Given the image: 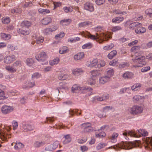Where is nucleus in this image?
Returning a JSON list of instances; mask_svg holds the SVG:
<instances>
[{"label": "nucleus", "mask_w": 152, "mask_h": 152, "mask_svg": "<svg viewBox=\"0 0 152 152\" xmlns=\"http://www.w3.org/2000/svg\"><path fill=\"white\" fill-rule=\"evenodd\" d=\"M140 144V141H139L136 140L132 142H122L119 144L109 147L107 149L113 148L115 149L117 148H121L125 150H129L134 147H139Z\"/></svg>", "instance_id": "nucleus-1"}, {"label": "nucleus", "mask_w": 152, "mask_h": 152, "mask_svg": "<svg viewBox=\"0 0 152 152\" xmlns=\"http://www.w3.org/2000/svg\"><path fill=\"white\" fill-rule=\"evenodd\" d=\"M102 29L100 27H97L95 28V30L96 33L94 36L98 37L97 39H94L99 41V43H102L103 41H107L111 38V33L110 32H107L103 33L102 32Z\"/></svg>", "instance_id": "nucleus-2"}, {"label": "nucleus", "mask_w": 152, "mask_h": 152, "mask_svg": "<svg viewBox=\"0 0 152 152\" xmlns=\"http://www.w3.org/2000/svg\"><path fill=\"white\" fill-rule=\"evenodd\" d=\"M148 132L144 129L137 130L136 132L134 130H131L129 131L125 130L123 133L122 134L126 140H129V136L132 137H138L141 136H145L148 135Z\"/></svg>", "instance_id": "nucleus-3"}, {"label": "nucleus", "mask_w": 152, "mask_h": 152, "mask_svg": "<svg viewBox=\"0 0 152 152\" xmlns=\"http://www.w3.org/2000/svg\"><path fill=\"white\" fill-rule=\"evenodd\" d=\"M11 130V125L0 124V138L2 140L7 141L8 139L12 137V134L9 132Z\"/></svg>", "instance_id": "nucleus-4"}, {"label": "nucleus", "mask_w": 152, "mask_h": 152, "mask_svg": "<svg viewBox=\"0 0 152 152\" xmlns=\"http://www.w3.org/2000/svg\"><path fill=\"white\" fill-rule=\"evenodd\" d=\"M145 56L136 55L132 59L133 63L134 64L133 67L135 68L142 67L146 64L145 61Z\"/></svg>", "instance_id": "nucleus-5"}, {"label": "nucleus", "mask_w": 152, "mask_h": 152, "mask_svg": "<svg viewBox=\"0 0 152 152\" xmlns=\"http://www.w3.org/2000/svg\"><path fill=\"white\" fill-rule=\"evenodd\" d=\"M143 110V108L141 106L135 105L129 108L128 111L132 115H135L140 114Z\"/></svg>", "instance_id": "nucleus-6"}, {"label": "nucleus", "mask_w": 152, "mask_h": 152, "mask_svg": "<svg viewBox=\"0 0 152 152\" xmlns=\"http://www.w3.org/2000/svg\"><path fill=\"white\" fill-rule=\"evenodd\" d=\"M124 26H127L129 25V28L130 29H134L135 27H137L139 26H142V24L138 22H132L130 20H129L126 22L124 23Z\"/></svg>", "instance_id": "nucleus-7"}, {"label": "nucleus", "mask_w": 152, "mask_h": 152, "mask_svg": "<svg viewBox=\"0 0 152 152\" xmlns=\"http://www.w3.org/2000/svg\"><path fill=\"white\" fill-rule=\"evenodd\" d=\"M83 8L90 12H93L94 10V4L89 2H86L84 4Z\"/></svg>", "instance_id": "nucleus-8"}, {"label": "nucleus", "mask_w": 152, "mask_h": 152, "mask_svg": "<svg viewBox=\"0 0 152 152\" xmlns=\"http://www.w3.org/2000/svg\"><path fill=\"white\" fill-rule=\"evenodd\" d=\"M14 109L12 106L4 105L1 107V111L3 114H7L12 112Z\"/></svg>", "instance_id": "nucleus-9"}, {"label": "nucleus", "mask_w": 152, "mask_h": 152, "mask_svg": "<svg viewBox=\"0 0 152 152\" xmlns=\"http://www.w3.org/2000/svg\"><path fill=\"white\" fill-rule=\"evenodd\" d=\"M82 127L84 129V132H91L94 130L91 127V124L88 122L82 124Z\"/></svg>", "instance_id": "nucleus-10"}, {"label": "nucleus", "mask_w": 152, "mask_h": 152, "mask_svg": "<svg viewBox=\"0 0 152 152\" xmlns=\"http://www.w3.org/2000/svg\"><path fill=\"white\" fill-rule=\"evenodd\" d=\"M79 35H81L83 37H88V38L91 39H94L98 38V37L93 35L91 34L90 33L87 31H83L79 33Z\"/></svg>", "instance_id": "nucleus-11"}, {"label": "nucleus", "mask_w": 152, "mask_h": 152, "mask_svg": "<svg viewBox=\"0 0 152 152\" xmlns=\"http://www.w3.org/2000/svg\"><path fill=\"white\" fill-rule=\"evenodd\" d=\"M37 60L40 62H43L45 61L47 58V56L44 52H42L35 56Z\"/></svg>", "instance_id": "nucleus-12"}, {"label": "nucleus", "mask_w": 152, "mask_h": 152, "mask_svg": "<svg viewBox=\"0 0 152 152\" xmlns=\"http://www.w3.org/2000/svg\"><path fill=\"white\" fill-rule=\"evenodd\" d=\"M98 62V59L97 58H94L92 60L87 61L86 64L88 67H93L96 66H97Z\"/></svg>", "instance_id": "nucleus-13"}, {"label": "nucleus", "mask_w": 152, "mask_h": 152, "mask_svg": "<svg viewBox=\"0 0 152 152\" xmlns=\"http://www.w3.org/2000/svg\"><path fill=\"white\" fill-rule=\"evenodd\" d=\"M72 74L75 76H78L83 74L84 71L80 68H73L72 70Z\"/></svg>", "instance_id": "nucleus-14"}, {"label": "nucleus", "mask_w": 152, "mask_h": 152, "mask_svg": "<svg viewBox=\"0 0 152 152\" xmlns=\"http://www.w3.org/2000/svg\"><path fill=\"white\" fill-rule=\"evenodd\" d=\"M90 74L91 78L95 80L101 75L100 71L97 70L91 71Z\"/></svg>", "instance_id": "nucleus-15"}, {"label": "nucleus", "mask_w": 152, "mask_h": 152, "mask_svg": "<svg viewBox=\"0 0 152 152\" xmlns=\"http://www.w3.org/2000/svg\"><path fill=\"white\" fill-rule=\"evenodd\" d=\"M18 33L24 35H27L30 32V30L28 28H25L22 27L21 28H20L18 30Z\"/></svg>", "instance_id": "nucleus-16"}, {"label": "nucleus", "mask_w": 152, "mask_h": 152, "mask_svg": "<svg viewBox=\"0 0 152 152\" xmlns=\"http://www.w3.org/2000/svg\"><path fill=\"white\" fill-rule=\"evenodd\" d=\"M57 148V142H55L53 144L46 146L45 148V150L47 151H51L56 149Z\"/></svg>", "instance_id": "nucleus-17"}, {"label": "nucleus", "mask_w": 152, "mask_h": 152, "mask_svg": "<svg viewBox=\"0 0 152 152\" xmlns=\"http://www.w3.org/2000/svg\"><path fill=\"white\" fill-rule=\"evenodd\" d=\"M22 127L25 131H31L33 130L34 127L33 125H31L27 124H23Z\"/></svg>", "instance_id": "nucleus-18"}, {"label": "nucleus", "mask_w": 152, "mask_h": 152, "mask_svg": "<svg viewBox=\"0 0 152 152\" xmlns=\"http://www.w3.org/2000/svg\"><path fill=\"white\" fill-rule=\"evenodd\" d=\"M135 32L137 34H142L146 32V29L142 26H139L136 28L135 30Z\"/></svg>", "instance_id": "nucleus-19"}, {"label": "nucleus", "mask_w": 152, "mask_h": 152, "mask_svg": "<svg viewBox=\"0 0 152 152\" xmlns=\"http://www.w3.org/2000/svg\"><path fill=\"white\" fill-rule=\"evenodd\" d=\"M114 70L112 68H107L106 71V76L110 78L114 75Z\"/></svg>", "instance_id": "nucleus-20"}, {"label": "nucleus", "mask_w": 152, "mask_h": 152, "mask_svg": "<svg viewBox=\"0 0 152 152\" xmlns=\"http://www.w3.org/2000/svg\"><path fill=\"white\" fill-rule=\"evenodd\" d=\"M118 135L119 134L118 133L115 132H114L112 134L109 139L111 142L115 143L117 141V139Z\"/></svg>", "instance_id": "nucleus-21"}, {"label": "nucleus", "mask_w": 152, "mask_h": 152, "mask_svg": "<svg viewBox=\"0 0 152 152\" xmlns=\"http://www.w3.org/2000/svg\"><path fill=\"white\" fill-rule=\"evenodd\" d=\"M63 138L64 140L63 141V143L64 144H67L70 142L71 141L72 138L69 134L64 135Z\"/></svg>", "instance_id": "nucleus-22"}, {"label": "nucleus", "mask_w": 152, "mask_h": 152, "mask_svg": "<svg viewBox=\"0 0 152 152\" xmlns=\"http://www.w3.org/2000/svg\"><path fill=\"white\" fill-rule=\"evenodd\" d=\"M134 77V74L129 72H127L124 73L123 75V77L125 79H130Z\"/></svg>", "instance_id": "nucleus-23"}, {"label": "nucleus", "mask_w": 152, "mask_h": 152, "mask_svg": "<svg viewBox=\"0 0 152 152\" xmlns=\"http://www.w3.org/2000/svg\"><path fill=\"white\" fill-rule=\"evenodd\" d=\"M84 57V54L83 52L78 53L74 55V58L75 60H80Z\"/></svg>", "instance_id": "nucleus-24"}, {"label": "nucleus", "mask_w": 152, "mask_h": 152, "mask_svg": "<svg viewBox=\"0 0 152 152\" xmlns=\"http://www.w3.org/2000/svg\"><path fill=\"white\" fill-rule=\"evenodd\" d=\"M51 19L49 17H45L41 20V23L43 25H47L51 22Z\"/></svg>", "instance_id": "nucleus-25"}, {"label": "nucleus", "mask_w": 152, "mask_h": 152, "mask_svg": "<svg viewBox=\"0 0 152 152\" xmlns=\"http://www.w3.org/2000/svg\"><path fill=\"white\" fill-rule=\"evenodd\" d=\"M91 25L92 23L91 22L88 21H86L79 23L78 26L80 27H84L87 26Z\"/></svg>", "instance_id": "nucleus-26"}, {"label": "nucleus", "mask_w": 152, "mask_h": 152, "mask_svg": "<svg viewBox=\"0 0 152 152\" xmlns=\"http://www.w3.org/2000/svg\"><path fill=\"white\" fill-rule=\"evenodd\" d=\"M56 29L57 28L56 26H54V27H53V29L51 28L45 29L43 31V33L44 34L47 35L49 34L50 32L56 30Z\"/></svg>", "instance_id": "nucleus-27"}, {"label": "nucleus", "mask_w": 152, "mask_h": 152, "mask_svg": "<svg viewBox=\"0 0 152 152\" xmlns=\"http://www.w3.org/2000/svg\"><path fill=\"white\" fill-rule=\"evenodd\" d=\"M124 20V18L123 17H117L112 19V22L115 23H119L123 21Z\"/></svg>", "instance_id": "nucleus-28"}, {"label": "nucleus", "mask_w": 152, "mask_h": 152, "mask_svg": "<svg viewBox=\"0 0 152 152\" xmlns=\"http://www.w3.org/2000/svg\"><path fill=\"white\" fill-rule=\"evenodd\" d=\"M69 113L70 115H72L75 114H76L77 115H80L81 114V111L78 109H76L72 110H69Z\"/></svg>", "instance_id": "nucleus-29"}, {"label": "nucleus", "mask_w": 152, "mask_h": 152, "mask_svg": "<svg viewBox=\"0 0 152 152\" xmlns=\"http://www.w3.org/2000/svg\"><path fill=\"white\" fill-rule=\"evenodd\" d=\"M107 144L106 143L101 142L98 143L96 146V149L97 150H99L104 148L107 145Z\"/></svg>", "instance_id": "nucleus-30"}, {"label": "nucleus", "mask_w": 152, "mask_h": 152, "mask_svg": "<svg viewBox=\"0 0 152 152\" xmlns=\"http://www.w3.org/2000/svg\"><path fill=\"white\" fill-rule=\"evenodd\" d=\"M69 52V49L66 46H63L59 50V53L61 54H65Z\"/></svg>", "instance_id": "nucleus-31"}, {"label": "nucleus", "mask_w": 152, "mask_h": 152, "mask_svg": "<svg viewBox=\"0 0 152 152\" xmlns=\"http://www.w3.org/2000/svg\"><path fill=\"white\" fill-rule=\"evenodd\" d=\"M31 25V22L27 20H25L23 21L21 23V26L22 27H25L26 28H28Z\"/></svg>", "instance_id": "nucleus-32"}, {"label": "nucleus", "mask_w": 152, "mask_h": 152, "mask_svg": "<svg viewBox=\"0 0 152 152\" xmlns=\"http://www.w3.org/2000/svg\"><path fill=\"white\" fill-rule=\"evenodd\" d=\"M1 38L4 40H8L11 38V36L9 34H6L4 33H1Z\"/></svg>", "instance_id": "nucleus-33"}, {"label": "nucleus", "mask_w": 152, "mask_h": 152, "mask_svg": "<svg viewBox=\"0 0 152 152\" xmlns=\"http://www.w3.org/2000/svg\"><path fill=\"white\" fill-rule=\"evenodd\" d=\"M145 142L148 147L150 145L152 147V137H147L145 139Z\"/></svg>", "instance_id": "nucleus-34"}, {"label": "nucleus", "mask_w": 152, "mask_h": 152, "mask_svg": "<svg viewBox=\"0 0 152 152\" xmlns=\"http://www.w3.org/2000/svg\"><path fill=\"white\" fill-rule=\"evenodd\" d=\"M109 79L106 76L101 77L99 80V83L101 84H104L108 81Z\"/></svg>", "instance_id": "nucleus-35"}, {"label": "nucleus", "mask_w": 152, "mask_h": 152, "mask_svg": "<svg viewBox=\"0 0 152 152\" xmlns=\"http://www.w3.org/2000/svg\"><path fill=\"white\" fill-rule=\"evenodd\" d=\"M71 20L69 19H64L60 21V23L63 25H66L71 22Z\"/></svg>", "instance_id": "nucleus-36"}, {"label": "nucleus", "mask_w": 152, "mask_h": 152, "mask_svg": "<svg viewBox=\"0 0 152 152\" xmlns=\"http://www.w3.org/2000/svg\"><path fill=\"white\" fill-rule=\"evenodd\" d=\"M122 29V28L119 26H113L111 29V31L113 32H116L118 31H120Z\"/></svg>", "instance_id": "nucleus-37"}, {"label": "nucleus", "mask_w": 152, "mask_h": 152, "mask_svg": "<svg viewBox=\"0 0 152 152\" xmlns=\"http://www.w3.org/2000/svg\"><path fill=\"white\" fill-rule=\"evenodd\" d=\"M140 50V46H136L132 47L131 49V51L134 53H138Z\"/></svg>", "instance_id": "nucleus-38"}, {"label": "nucleus", "mask_w": 152, "mask_h": 152, "mask_svg": "<svg viewBox=\"0 0 152 152\" xmlns=\"http://www.w3.org/2000/svg\"><path fill=\"white\" fill-rule=\"evenodd\" d=\"M118 61V58H115L110 62L109 65L112 66H117L119 63Z\"/></svg>", "instance_id": "nucleus-39"}, {"label": "nucleus", "mask_w": 152, "mask_h": 152, "mask_svg": "<svg viewBox=\"0 0 152 152\" xmlns=\"http://www.w3.org/2000/svg\"><path fill=\"white\" fill-rule=\"evenodd\" d=\"M6 69L7 70L8 72L11 73H14L16 72V70L15 69L13 66H7L5 67Z\"/></svg>", "instance_id": "nucleus-40"}, {"label": "nucleus", "mask_w": 152, "mask_h": 152, "mask_svg": "<svg viewBox=\"0 0 152 152\" xmlns=\"http://www.w3.org/2000/svg\"><path fill=\"white\" fill-rule=\"evenodd\" d=\"M8 98V96L5 95L4 91L0 89V99L4 100L7 99Z\"/></svg>", "instance_id": "nucleus-41"}, {"label": "nucleus", "mask_w": 152, "mask_h": 152, "mask_svg": "<svg viewBox=\"0 0 152 152\" xmlns=\"http://www.w3.org/2000/svg\"><path fill=\"white\" fill-rule=\"evenodd\" d=\"M113 12L116 14L121 15H124L127 13L126 11H121L119 9H115L113 10Z\"/></svg>", "instance_id": "nucleus-42"}, {"label": "nucleus", "mask_w": 152, "mask_h": 152, "mask_svg": "<svg viewBox=\"0 0 152 152\" xmlns=\"http://www.w3.org/2000/svg\"><path fill=\"white\" fill-rule=\"evenodd\" d=\"M144 99V98L143 97L139 95H137L133 97V101L134 102H137L139 101L140 100H143Z\"/></svg>", "instance_id": "nucleus-43"}, {"label": "nucleus", "mask_w": 152, "mask_h": 152, "mask_svg": "<svg viewBox=\"0 0 152 152\" xmlns=\"http://www.w3.org/2000/svg\"><path fill=\"white\" fill-rule=\"evenodd\" d=\"M117 54V51L115 50H113L108 55L107 57L109 59H112Z\"/></svg>", "instance_id": "nucleus-44"}, {"label": "nucleus", "mask_w": 152, "mask_h": 152, "mask_svg": "<svg viewBox=\"0 0 152 152\" xmlns=\"http://www.w3.org/2000/svg\"><path fill=\"white\" fill-rule=\"evenodd\" d=\"M12 65L16 70L17 68L21 66V61H17L15 62Z\"/></svg>", "instance_id": "nucleus-45"}, {"label": "nucleus", "mask_w": 152, "mask_h": 152, "mask_svg": "<svg viewBox=\"0 0 152 152\" xmlns=\"http://www.w3.org/2000/svg\"><path fill=\"white\" fill-rule=\"evenodd\" d=\"M24 147V145L20 142H18L15 144L14 148L15 149H19L22 148Z\"/></svg>", "instance_id": "nucleus-46"}, {"label": "nucleus", "mask_w": 152, "mask_h": 152, "mask_svg": "<svg viewBox=\"0 0 152 152\" xmlns=\"http://www.w3.org/2000/svg\"><path fill=\"white\" fill-rule=\"evenodd\" d=\"M92 46V45L91 42H88L83 45L82 46V48L83 49H90Z\"/></svg>", "instance_id": "nucleus-47"}, {"label": "nucleus", "mask_w": 152, "mask_h": 152, "mask_svg": "<svg viewBox=\"0 0 152 152\" xmlns=\"http://www.w3.org/2000/svg\"><path fill=\"white\" fill-rule=\"evenodd\" d=\"M11 12L12 13H20L22 12V10L19 8H14L11 9Z\"/></svg>", "instance_id": "nucleus-48"}, {"label": "nucleus", "mask_w": 152, "mask_h": 152, "mask_svg": "<svg viewBox=\"0 0 152 152\" xmlns=\"http://www.w3.org/2000/svg\"><path fill=\"white\" fill-rule=\"evenodd\" d=\"M105 64V61L103 60H101L99 61H98V62L97 64V67L99 68L101 67H103L104 66Z\"/></svg>", "instance_id": "nucleus-49"}, {"label": "nucleus", "mask_w": 152, "mask_h": 152, "mask_svg": "<svg viewBox=\"0 0 152 152\" xmlns=\"http://www.w3.org/2000/svg\"><path fill=\"white\" fill-rule=\"evenodd\" d=\"M63 10L66 12H71L73 10V8L72 7H63Z\"/></svg>", "instance_id": "nucleus-50"}, {"label": "nucleus", "mask_w": 152, "mask_h": 152, "mask_svg": "<svg viewBox=\"0 0 152 152\" xmlns=\"http://www.w3.org/2000/svg\"><path fill=\"white\" fill-rule=\"evenodd\" d=\"M45 144V142H44L36 141L34 143V145L35 147H39Z\"/></svg>", "instance_id": "nucleus-51"}, {"label": "nucleus", "mask_w": 152, "mask_h": 152, "mask_svg": "<svg viewBox=\"0 0 152 152\" xmlns=\"http://www.w3.org/2000/svg\"><path fill=\"white\" fill-rule=\"evenodd\" d=\"M95 135L96 137L98 138L104 137L106 136V134L104 132H102L99 133L96 132Z\"/></svg>", "instance_id": "nucleus-52"}, {"label": "nucleus", "mask_w": 152, "mask_h": 152, "mask_svg": "<svg viewBox=\"0 0 152 152\" xmlns=\"http://www.w3.org/2000/svg\"><path fill=\"white\" fill-rule=\"evenodd\" d=\"M114 44L113 43H111L110 45H107L104 46L103 48L104 50H111L114 47Z\"/></svg>", "instance_id": "nucleus-53"}, {"label": "nucleus", "mask_w": 152, "mask_h": 152, "mask_svg": "<svg viewBox=\"0 0 152 152\" xmlns=\"http://www.w3.org/2000/svg\"><path fill=\"white\" fill-rule=\"evenodd\" d=\"M129 66L128 63L126 62H124L120 64L118 66L120 68H123L128 67Z\"/></svg>", "instance_id": "nucleus-54"}, {"label": "nucleus", "mask_w": 152, "mask_h": 152, "mask_svg": "<svg viewBox=\"0 0 152 152\" xmlns=\"http://www.w3.org/2000/svg\"><path fill=\"white\" fill-rule=\"evenodd\" d=\"M4 62L7 64H9L11 63L12 62V60L10 56H8L4 59Z\"/></svg>", "instance_id": "nucleus-55"}, {"label": "nucleus", "mask_w": 152, "mask_h": 152, "mask_svg": "<svg viewBox=\"0 0 152 152\" xmlns=\"http://www.w3.org/2000/svg\"><path fill=\"white\" fill-rule=\"evenodd\" d=\"M26 62L28 65L31 66L33 64L34 61L32 58H28L26 60Z\"/></svg>", "instance_id": "nucleus-56"}, {"label": "nucleus", "mask_w": 152, "mask_h": 152, "mask_svg": "<svg viewBox=\"0 0 152 152\" xmlns=\"http://www.w3.org/2000/svg\"><path fill=\"white\" fill-rule=\"evenodd\" d=\"M68 77V76L67 75L61 74V75H59L58 76V78L60 80H65Z\"/></svg>", "instance_id": "nucleus-57"}, {"label": "nucleus", "mask_w": 152, "mask_h": 152, "mask_svg": "<svg viewBox=\"0 0 152 152\" xmlns=\"http://www.w3.org/2000/svg\"><path fill=\"white\" fill-rule=\"evenodd\" d=\"M41 77V75L38 72H35L32 75V78L33 79H38Z\"/></svg>", "instance_id": "nucleus-58"}, {"label": "nucleus", "mask_w": 152, "mask_h": 152, "mask_svg": "<svg viewBox=\"0 0 152 152\" xmlns=\"http://www.w3.org/2000/svg\"><path fill=\"white\" fill-rule=\"evenodd\" d=\"M12 124L13 127V129L15 130L17 129L18 126V123L16 121L13 120L12 122Z\"/></svg>", "instance_id": "nucleus-59"}, {"label": "nucleus", "mask_w": 152, "mask_h": 152, "mask_svg": "<svg viewBox=\"0 0 152 152\" xmlns=\"http://www.w3.org/2000/svg\"><path fill=\"white\" fill-rule=\"evenodd\" d=\"M7 49L11 51H14L15 50H17V47H15L13 45L11 44H9L7 46Z\"/></svg>", "instance_id": "nucleus-60"}, {"label": "nucleus", "mask_w": 152, "mask_h": 152, "mask_svg": "<svg viewBox=\"0 0 152 152\" xmlns=\"http://www.w3.org/2000/svg\"><path fill=\"white\" fill-rule=\"evenodd\" d=\"M2 21L3 23L7 24L10 21V19L9 18H3L2 19Z\"/></svg>", "instance_id": "nucleus-61"}, {"label": "nucleus", "mask_w": 152, "mask_h": 152, "mask_svg": "<svg viewBox=\"0 0 152 152\" xmlns=\"http://www.w3.org/2000/svg\"><path fill=\"white\" fill-rule=\"evenodd\" d=\"M36 43L37 44H39L43 42L44 41V38L42 37H38L36 38Z\"/></svg>", "instance_id": "nucleus-62"}, {"label": "nucleus", "mask_w": 152, "mask_h": 152, "mask_svg": "<svg viewBox=\"0 0 152 152\" xmlns=\"http://www.w3.org/2000/svg\"><path fill=\"white\" fill-rule=\"evenodd\" d=\"M145 13L150 17H152V9H148L145 11Z\"/></svg>", "instance_id": "nucleus-63"}, {"label": "nucleus", "mask_w": 152, "mask_h": 152, "mask_svg": "<svg viewBox=\"0 0 152 152\" xmlns=\"http://www.w3.org/2000/svg\"><path fill=\"white\" fill-rule=\"evenodd\" d=\"M88 84L90 85H94L95 84V80L91 78L88 81Z\"/></svg>", "instance_id": "nucleus-64"}]
</instances>
